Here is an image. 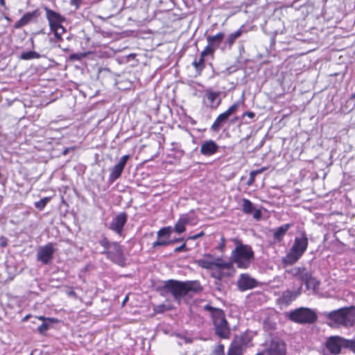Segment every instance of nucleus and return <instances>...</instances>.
<instances>
[{"label": "nucleus", "instance_id": "obj_1", "mask_svg": "<svg viewBox=\"0 0 355 355\" xmlns=\"http://www.w3.org/2000/svg\"><path fill=\"white\" fill-rule=\"evenodd\" d=\"M196 263L202 268L209 270L210 276L218 281L230 277L234 272L232 262L225 261L221 257L214 258L211 254H205L202 259L196 261Z\"/></svg>", "mask_w": 355, "mask_h": 355}, {"label": "nucleus", "instance_id": "obj_2", "mask_svg": "<svg viewBox=\"0 0 355 355\" xmlns=\"http://www.w3.org/2000/svg\"><path fill=\"white\" fill-rule=\"evenodd\" d=\"M331 326L352 327L355 325V306H344L324 314Z\"/></svg>", "mask_w": 355, "mask_h": 355}, {"label": "nucleus", "instance_id": "obj_3", "mask_svg": "<svg viewBox=\"0 0 355 355\" xmlns=\"http://www.w3.org/2000/svg\"><path fill=\"white\" fill-rule=\"evenodd\" d=\"M98 243L103 248L101 254L107 259L121 267L125 266V257L123 245L119 242L110 241L104 235L102 236Z\"/></svg>", "mask_w": 355, "mask_h": 355}, {"label": "nucleus", "instance_id": "obj_4", "mask_svg": "<svg viewBox=\"0 0 355 355\" xmlns=\"http://www.w3.org/2000/svg\"><path fill=\"white\" fill-rule=\"evenodd\" d=\"M309 246V237L305 230L298 232L293 244L289 252L283 259V263L286 265L295 264L304 254Z\"/></svg>", "mask_w": 355, "mask_h": 355}, {"label": "nucleus", "instance_id": "obj_5", "mask_svg": "<svg viewBox=\"0 0 355 355\" xmlns=\"http://www.w3.org/2000/svg\"><path fill=\"white\" fill-rule=\"evenodd\" d=\"M254 256L252 247L239 241L231 253L230 262H232V264L235 263L239 268L247 269L254 259Z\"/></svg>", "mask_w": 355, "mask_h": 355}, {"label": "nucleus", "instance_id": "obj_6", "mask_svg": "<svg viewBox=\"0 0 355 355\" xmlns=\"http://www.w3.org/2000/svg\"><path fill=\"white\" fill-rule=\"evenodd\" d=\"M205 309L211 314L216 334L220 338L228 339L230 336V329L225 318V312L220 309L207 304Z\"/></svg>", "mask_w": 355, "mask_h": 355}, {"label": "nucleus", "instance_id": "obj_7", "mask_svg": "<svg viewBox=\"0 0 355 355\" xmlns=\"http://www.w3.org/2000/svg\"><path fill=\"white\" fill-rule=\"evenodd\" d=\"M44 10L50 31L53 33L58 42H62V35L66 32V28L62 26V23L66 20L65 17L47 6H44Z\"/></svg>", "mask_w": 355, "mask_h": 355}, {"label": "nucleus", "instance_id": "obj_8", "mask_svg": "<svg viewBox=\"0 0 355 355\" xmlns=\"http://www.w3.org/2000/svg\"><path fill=\"white\" fill-rule=\"evenodd\" d=\"M288 318L298 324H313L318 320L316 312L309 308L300 307L290 312Z\"/></svg>", "mask_w": 355, "mask_h": 355}, {"label": "nucleus", "instance_id": "obj_9", "mask_svg": "<svg viewBox=\"0 0 355 355\" xmlns=\"http://www.w3.org/2000/svg\"><path fill=\"white\" fill-rule=\"evenodd\" d=\"M293 277L301 280L307 289H316L319 283L305 267H295L287 271Z\"/></svg>", "mask_w": 355, "mask_h": 355}, {"label": "nucleus", "instance_id": "obj_10", "mask_svg": "<svg viewBox=\"0 0 355 355\" xmlns=\"http://www.w3.org/2000/svg\"><path fill=\"white\" fill-rule=\"evenodd\" d=\"M251 338L247 333H242L234 337L227 352V355H243Z\"/></svg>", "mask_w": 355, "mask_h": 355}, {"label": "nucleus", "instance_id": "obj_11", "mask_svg": "<svg viewBox=\"0 0 355 355\" xmlns=\"http://www.w3.org/2000/svg\"><path fill=\"white\" fill-rule=\"evenodd\" d=\"M325 347L333 355L341 354L343 349H349L347 339L340 336H331L325 342Z\"/></svg>", "mask_w": 355, "mask_h": 355}, {"label": "nucleus", "instance_id": "obj_12", "mask_svg": "<svg viewBox=\"0 0 355 355\" xmlns=\"http://www.w3.org/2000/svg\"><path fill=\"white\" fill-rule=\"evenodd\" d=\"M164 290L166 293L173 295L175 300H180L187 295L184 284L183 282L170 279L165 282Z\"/></svg>", "mask_w": 355, "mask_h": 355}, {"label": "nucleus", "instance_id": "obj_13", "mask_svg": "<svg viewBox=\"0 0 355 355\" xmlns=\"http://www.w3.org/2000/svg\"><path fill=\"white\" fill-rule=\"evenodd\" d=\"M55 248L53 243L40 246L37 250L36 259L42 264L47 265L50 263L53 259Z\"/></svg>", "mask_w": 355, "mask_h": 355}, {"label": "nucleus", "instance_id": "obj_14", "mask_svg": "<svg viewBox=\"0 0 355 355\" xmlns=\"http://www.w3.org/2000/svg\"><path fill=\"white\" fill-rule=\"evenodd\" d=\"M128 220V215L125 212H121L114 217L109 225V229L121 236L124 227Z\"/></svg>", "mask_w": 355, "mask_h": 355}, {"label": "nucleus", "instance_id": "obj_15", "mask_svg": "<svg viewBox=\"0 0 355 355\" xmlns=\"http://www.w3.org/2000/svg\"><path fill=\"white\" fill-rule=\"evenodd\" d=\"M265 352L267 355H286V344L281 339L271 340Z\"/></svg>", "mask_w": 355, "mask_h": 355}, {"label": "nucleus", "instance_id": "obj_16", "mask_svg": "<svg viewBox=\"0 0 355 355\" xmlns=\"http://www.w3.org/2000/svg\"><path fill=\"white\" fill-rule=\"evenodd\" d=\"M41 12L39 8H37L31 12H26L18 21L13 25L15 29H19L31 22L36 21L40 17Z\"/></svg>", "mask_w": 355, "mask_h": 355}, {"label": "nucleus", "instance_id": "obj_17", "mask_svg": "<svg viewBox=\"0 0 355 355\" xmlns=\"http://www.w3.org/2000/svg\"><path fill=\"white\" fill-rule=\"evenodd\" d=\"M258 286V282L248 273H242L237 280V287L239 291H245L252 289Z\"/></svg>", "mask_w": 355, "mask_h": 355}, {"label": "nucleus", "instance_id": "obj_18", "mask_svg": "<svg viewBox=\"0 0 355 355\" xmlns=\"http://www.w3.org/2000/svg\"><path fill=\"white\" fill-rule=\"evenodd\" d=\"M220 94V91H214L211 88L205 89V96L207 101V106L211 109H217L222 102Z\"/></svg>", "mask_w": 355, "mask_h": 355}, {"label": "nucleus", "instance_id": "obj_19", "mask_svg": "<svg viewBox=\"0 0 355 355\" xmlns=\"http://www.w3.org/2000/svg\"><path fill=\"white\" fill-rule=\"evenodd\" d=\"M129 155H125L122 156L119 161L112 168L109 180L112 182L117 180L121 175V173L125 166L128 160L130 159Z\"/></svg>", "mask_w": 355, "mask_h": 355}, {"label": "nucleus", "instance_id": "obj_20", "mask_svg": "<svg viewBox=\"0 0 355 355\" xmlns=\"http://www.w3.org/2000/svg\"><path fill=\"white\" fill-rule=\"evenodd\" d=\"M241 202L243 213L247 215L253 214V218L256 220H259L261 218L262 213L261 210L256 209L254 204L249 199L243 198Z\"/></svg>", "mask_w": 355, "mask_h": 355}, {"label": "nucleus", "instance_id": "obj_21", "mask_svg": "<svg viewBox=\"0 0 355 355\" xmlns=\"http://www.w3.org/2000/svg\"><path fill=\"white\" fill-rule=\"evenodd\" d=\"M219 150L218 144L212 140L208 139L204 141L200 148V153L205 157H211L215 155Z\"/></svg>", "mask_w": 355, "mask_h": 355}, {"label": "nucleus", "instance_id": "obj_22", "mask_svg": "<svg viewBox=\"0 0 355 355\" xmlns=\"http://www.w3.org/2000/svg\"><path fill=\"white\" fill-rule=\"evenodd\" d=\"M230 116H229L225 111L220 113L211 124L210 128L211 130L214 132H218L221 126L228 120Z\"/></svg>", "mask_w": 355, "mask_h": 355}, {"label": "nucleus", "instance_id": "obj_23", "mask_svg": "<svg viewBox=\"0 0 355 355\" xmlns=\"http://www.w3.org/2000/svg\"><path fill=\"white\" fill-rule=\"evenodd\" d=\"M293 226L292 223H286L277 227L273 232V239L276 242L283 240L288 230Z\"/></svg>", "mask_w": 355, "mask_h": 355}, {"label": "nucleus", "instance_id": "obj_24", "mask_svg": "<svg viewBox=\"0 0 355 355\" xmlns=\"http://www.w3.org/2000/svg\"><path fill=\"white\" fill-rule=\"evenodd\" d=\"M225 37V34L223 32H218L215 35H208L207 36V44L210 46H214L216 49H218L222 41L223 40Z\"/></svg>", "mask_w": 355, "mask_h": 355}, {"label": "nucleus", "instance_id": "obj_25", "mask_svg": "<svg viewBox=\"0 0 355 355\" xmlns=\"http://www.w3.org/2000/svg\"><path fill=\"white\" fill-rule=\"evenodd\" d=\"M300 291H291L289 290L285 291L281 297V301L283 304L288 305L294 301L300 295Z\"/></svg>", "mask_w": 355, "mask_h": 355}, {"label": "nucleus", "instance_id": "obj_26", "mask_svg": "<svg viewBox=\"0 0 355 355\" xmlns=\"http://www.w3.org/2000/svg\"><path fill=\"white\" fill-rule=\"evenodd\" d=\"M187 295L189 292L199 293L202 291V286L198 281L184 282Z\"/></svg>", "mask_w": 355, "mask_h": 355}, {"label": "nucleus", "instance_id": "obj_27", "mask_svg": "<svg viewBox=\"0 0 355 355\" xmlns=\"http://www.w3.org/2000/svg\"><path fill=\"white\" fill-rule=\"evenodd\" d=\"M189 218L187 215L182 216L175 225L174 230L178 234H182L186 230V225L189 224Z\"/></svg>", "mask_w": 355, "mask_h": 355}, {"label": "nucleus", "instance_id": "obj_28", "mask_svg": "<svg viewBox=\"0 0 355 355\" xmlns=\"http://www.w3.org/2000/svg\"><path fill=\"white\" fill-rule=\"evenodd\" d=\"M243 26H241L239 29H237L235 32L232 33L228 35L227 38L226 40L225 44L229 49H231L232 46L234 44L237 38L241 36L243 33Z\"/></svg>", "mask_w": 355, "mask_h": 355}, {"label": "nucleus", "instance_id": "obj_29", "mask_svg": "<svg viewBox=\"0 0 355 355\" xmlns=\"http://www.w3.org/2000/svg\"><path fill=\"white\" fill-rule=\"evenodd\" d=\"M192 66L194 67L196 72H198V75H201L203 69L206 67L205 58L200 55L199 60H194L192 62Z\"/></svg>", "mask_w": 355, "mask_h": 355}, {"label": "nucleus", "instance_id": "obj_30", "mask_svg": "<svg viewBox=\"0 0 355 355\" xmlns=\"http://www.w3.org/2000/svg\"><path fill=\"white\" fill-rule=\"evenodd\" d=\"M41 55L39 53L33 51L23 52L20 55V58L24 60L39 59Z\"/></svg>", "mask_w": 355, "mask_h": 355}, {"label": "nucleus", "instance_id": "obj_31", "mask_svg": "<svg viewBox=\"0 0 355 355\" xmlns=\"http://www.w3.org/2000/svg\"><path fill=\"white\" fill-rule=\"evenodd\" d=\"M266 169V167H263L260 169H258V170H254V171H250V177H249V179L248 180V186H250L252 184H254V182H255V178L256 176L258 175V174H260L262 172H263Z\"/></svg>", "mask_w": 355, "mask_h": 355}, {"label": "nucleus", "instance_id": "obj_32", "mask_svg": "<svg viewBox=\"0 0 355 355\" xmlns=\"http://www.w3.org/2000/svg\"><path fill=\"white\" fill-rule=\"evenodd\" d=\"M216 50L217 49L207 44V45L201 51L200 55L205 58L209 55L214 57V53Z\"/></svg>", "mask_w": 355, "mask_h": 355}, {"label": "nucleus", "instance_id": "obj_33", "mask_svg": "<svg viewBox=\"0 0 355 355\" xmlns=\"http://www.w3.org/2000/svg\"><path fill=\"white\" fill-rule=\"evenodd\" d=\"M171 227L170 226L162 227L157 232V237L159 239L161 237L168 238L171 236Z\"/></svg>", "mask_w": 355, "mask_h": 355}, {"label": "nucleus", "instance_id": "obj_34", "mask_svg": "<svg viewBox=\"0 0 355 355\" xmlns=\"http://www.w3.org/2000/svg\"><path fill=\"white\" fill-rule=\"evenodd\" d=\"M241 101H236L231 106H230L225 112L228 114L229 116H231L235 113H236L239 109Z\"/></svg>", "mask_w": 355, "mask_h": 355}, {"label": "nucleus", "instance_id": "obj_35", "mask_svg": "<svg viewBox=\"0 0 355 355\" xmlns=\"http://www.w3.org/2000/svg\"><path fill=\"white\" fill-rule=\"evenodd\" d=\"M50 197H44L42 198L40 200L35 202V207L39 210L42 211L46 205V204L50 201Z\"/></svg>", "mask_w": 355, "mask_h": 355}, {"label": "nucleus", "instance_id": "obj_36", "mask_svg": "<svg viewBox=\"0 0 355 355\" xmlns=\"http://www.w3.org/2000/svg\"><path fill=\"white\" fill-rule=\"evenodd\" d=\"M211 355H225V346L223 343H218L214 346Z\"/></svg>", "mask_w": 355, "mask_h": 355}, {"label": "nucleus", "instance_id": "obj_37", "mask_svg": "<svg viewBox=\"0 0 355 355\" xmlns=\"http://www.w3.org/2000/svg\"><path fill=\"white\" fill-rule=\"evenodd\" d=\"M49 327H50L49 323H48L46 322H42V324L41 325H40L37 327V331L40 334L44 335L45 333L46 332V331L49 329Z\"/></svg>", "mask_w": 355, "mask_h": 355}, {"label": "nucleus", "instance_id": "obj_38", "mask_svg": "<svg viewBox=\"0 0 355 355\" xmlns=\"http://www.w3.org/2000/svg\"><path fill=\"white\" fill-rule=\"evenodd\" d=\"M87 53H72L69 56V59L71 60H80L82 58L86 57Z\"/></svg>", "mask_w": 355, "mask_h": 355}, {"label": "nucleus", "instance_id": "obj_39", "mask_svg": "<svg viewBox=\"0 0 355 355\" xmlns=\"http://www.w3.org/2000/svg\"><path fill=\"white\" fill-rule=\"evenodd\" d=\"M171 243H172V241H171L157 240V241H155L154 243H153L152 246L153 248H156L159 246H165V245H167Z\"/></svg>", "mask_w": 355, "mask_h": 355}, {"label": "nucleus", "instance_id": "obj_40", "mask_svg": "<svg viewBox=\"0 0 355 355\" xmlns=\"http://www.w3.org/2000/svg\"><path fill=\"white\" fill-rule=\"evenodd\" d=\"M187 251H189V248L187 247L186 241H184V243L182 244L181 245L177 247L174 249L175 253H179L181 252H187Z\"/></svg>", "mask_w": 355, "mask_h": 355}, {"label": "nucleus", "instance_id": "obj_41", "mask_svg": "<svg viewBox=\"0 0 355 355\" xmlns=\"http://www.w3.org/2000/svg\"><path fill=\"white\" fill-rule=\"evenodd\" d=\"M225 243H226V240H225V238L222 236L220 237V241H219V243H218V250L223 252L225 248Z\"/></svg>", "mask_w": 355, "mask_h": 355}, {"label": "nucleus", "instance_id": "obj_42", "mask_svg": "<svg viewBox=\"0 0 355 355\" xmlns=\"http://www.w3.org/2000/svg\"><path fill=\"white\" fill-rule=\"evenodd\" d=\"M37 318L40 320H42L44 322H46V321H49L51 323H56L58 322V320L55 319V318H45L44 316H38Z\"/></svg>", "mask_w": 355, "mask_h": 355}, {"label": "nucleus", "instance_id": "obj_43", "mask_svg": "<svg viewBox=\"0 0 355 355\" xmlns=\"http://www.w3.org/2000/svg\"><path fill=\"white\" fill-rule=\"evenodd\" d=\"M83 2V0H71L70 5L74 6L76 9H78Z\"/></svg>", "mask_w": 355, "mask_h": 355}, {"label": "nucleus", "instance_id": "obj_44", "mask_svg": "<svg viewBox=\"0 0 355 355\" xmlns=\"http://www.w3.org/2000/svg\"><path fill=\"white\" fill-rule=\"evenodd\" d=\"M245 116L252 119L255 117V113L252 111H247L243 112L241 116L243 118Z\"/></svg>", "mask_w": 355, "mask_h": 355}, {"label": "nucleus", "instance_id": "obj_45", "mask_svg": "<svg viewBox=\"0 0 355 355\" xmlns=\"http://www.w3.org/2000/svg\"><path fill=\"white\" fill-rule=\"evenodd\" d=\"M164 311V305H159L155 309V311L157 313H162Z\"/></svg>", "mask_w": 355, "mask_h": 355}, {"label": "nucleus", "instance_id": "obj_46", "mask_svg": "<svg viewBox=\"0 0 355 355\" xmlns=\"http://www.w3.org/2000/svg\"><path fill=\"white\" fill-rule=\"evenodd\" d=\"M198 239V237L197 236V234H195V235H193V236H189V237L187 239V240H196V239Z\"/></svg>", "mask_w": 355, "mask_h": 355}, {"label": "nucleus", "instance_id": "obj_47", "mask_svg": "<svg viewBox=\"0 0 355 355\" xmlns=\"http://www.w3.org/2000/svg\"><path fill=\"white\" fill-rule=\"evenodd\" d=\"M0 6L1 7L6 8V0H0Z\"/></svg>", "mask_w": 355, "mask_h": 355}, {"label": "nucleus", "instance_id": "obj_48", "mask_svg": "<svg viewBox=\"0 0 355 355\" xmlns=\"http://www.w3.org/2000/svg\"><path fill=\"white\" fill-rule=\"evenodd\" d=\"M182 240H183V239H182V238H178V239H173V241H172V243H177V242L181 241H182Z\"/></svg>", "mask_w": 355, "mask_h": 355}, {"label": "nucleus", "instance_id": "obj_49", "mask_svg": "<svg viewBox=\"0 0 355 355\" xmlns=\"http://www.w3.org/2000/svg\"><path fill=\"white\" fill-rule=\"evenodd\" d=\"M205 233L203 231L200 232V233L197 234V236L199 238L202 237V236H204Z\"/></svg>", "mask_w": 355, "mask_h": 355}, {"label": "nucleus", "instance_id": "obj_50", "mask_svg": "<svg viewBox=\"0 0 355 355\" xmlns=\"http://www.w3.org/2000/svg\"><path fill=\"white\" fill-rule=\"evenodd\" d=\"M128 300V296H126L123 300V302H122V304L124 305Z\"/></svg>", "mask_w": 355, "mask_h": 355}, {"label": "nucleus", "instance_id": "obj_51", "mask_svg": "<svg viewBox=\"0 0 355 355\" xmlns=\"http://www.w3.org/2000/svg\"><path fill=\"white\" fill-rule=\"evenodd\" d=\"M238 119H239V117H238V116H235V117L232 120V123H234V122H235V121H236Z\"/></svg>", "mask_w": 355, "mask_h": 355}, {"label": "nucleus", "instance_id": "obj_52", "mask_svg": "<svg viewBox=\"0 0 355 355\" xmlns=\"http://www.w3.org/2000/svg\"><path fill=\"white\" fill-rule=\"evenodd\" d=\"M29 318V315H26L24 318L23 321H26Z\"/></svg>", "mask_w": 355, "mask_h": 355}, {"label": "nucleus", "instance_id": "obj_53", "mask_svg": "<svg viewBox=\"0 0 355 355\" xmlns=\"http://www.w3.org/2000/svg\"><path fill=\"white\" fill-rule=\"evenodd\" d=\"M5 245H6L5 242H3V243H1V246H5Z\"/></svg>", "mask_w": 355, "mask_h": 355}, {"label": "nucleus", "instance_id": "obj_54", "mask_svg": "<svg viewBox=\"0 0 355 355\" xmlns=\"http://www.w3.org/2000/svg\"><path fill=\"white\" fill-rule=\"evenodd\" d=\"M5 245H6L5 242H3V243H1V246H5Z\"/></svg>", "mask_w": 355, "mask_h": 355}, {"label": "nucleus", "instance_id": "obj_55", "mask_svg": "<svg viewBox=\"0 0 355 355\" xmlns=\"http://www.w3.org/2000/svg\"><path fill=\"white\" fill-rule=\"evenodd\" d=\"M7 20H10L9 17H5Z\"/></svg>", "mask_w": 355, "mask_h": 355}, {"label": "nucleus", "instance_id": "obj_56", "mask_svg": "<svg viewBox=\"0 0 355 355\" xmlns=\"http://www.w3.org/2000/svg\"><path fill=\"white\" fill-rule=\"evenodd\" d=\"M30 355H33V351L31 352V353L30 354Z\"/></svg>", "mask_w": 355, "mask_h": 355}, {"label": "nucleus", "instance_id": "obj_57", "mask_svg": "<svg viewBox=\"0 0 355 355\" xmlns=\"http://www.w3.org/2000/svg\"><path fill=\"white\" fill-rule=\"evenodd\" d=\"M105 355H109V354H108V353H106Z\"/></svg>", "mask_w": 355, "mask_h": 355}, {"label": "nucleus", "instance_id": "obj_58", "mask_svg": "<svg viewBox=\"0 0 355 355\" xmlns=\"http://www.w3.org/2000/svg\"><path fill=\"white\" fill-rule=\"evenodd\" d=\"M353 96H354V97H355V94Z\"/></svg>", "mask_w": 355, "mask_h": 355}]
</instances>
